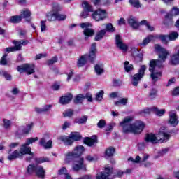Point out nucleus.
I'll use <instances>...</instances> for the list:
<instances>
[{
    "label": "nucleus",
    "mask_w": 179,
    "mask_h": 179,
    "mask_svg": "<svg viewBox=\"0 0 179 179\" xmlns=\"http://www.w3.org/2000/svg\"><path fill=\"white\" fill-rule=\"evenodd\" d=\"M155 50L159 52V59L157 60L152 59L150 62L149 71L151 73L150 76L154 82H157L162 78V71L160 68L163 67V62L167 59V56L170 53L166 48L160 46L159 44L155 45Z\"/></svg>",
    "instance_id": "obj_1"
},
{
    "label": "nucleus",
    "mask_w": 179,
    "mask_h": 179,
    "mask_svg": "<svg viewBox=\"0 0 179 179\" xmlns=\"http://www.w3.org/2000/svg\"><path fill=\"white\" fill-rule=\"evenodd\" d=\"M132 117H126L123 121L120 122V127L123 129L124 134L131 132V134H141L145 128L143 122L137 121L135 123L131 124Z\"/></svg>",
    "instance_id": "obj_2"
},
{
    "label": "nucleus",
    "mask_w": 179,
    "mask_h": 179,
    "mask_svg": "<svg viewBox=\"0 0 179 179\" xmlns=\"http://www.w3.org/2000/svg\"><path fill=\"white\" fill-rule=\"evenodd\" d=\"M170 139V134L167 131L166 128H161L159 132L155 135L153 134H148L145 137V141L150 143H162V142H167Z\"/></svg>",
    "instance_id": "obj_3"
},
{
    "label": "nucleus",
    "mask_w": 179,
    "mask_h": 179,
    "mask_svg": "<svg viewBox=\"0 0 179 179\" xmlns=\"http://www.w3.org/2000/svg\"><path fill=\"white\" fill-rule=\"evenodd\" d=\"M8 160H15V159H20V157H23L24 155H29V156H33V152H31V148L25 143L22 144L20 148V151L17 150H14L12 153L8 151Z\"/></svg>",
    "instance_id": "obj_4"
},
{
    "label": "nucleus",
    "mask_w": 179,
    "mask_h": 179,
    "mask_svg": "<svg viewBox=\"0 0 179 179\" xmlns=\"http://www.w3.org/2000/svg\"><path fill=\"white\" fill-rule=\"evenodd\" d=\"M96 54H97V49L96 48V43H92L89 55H84L80 57L77 62V65L80 68L86 64L87 59L93 62L96 59Z\"/></svg>",
    "instance_id": "obj_5"
},
{
    "label": "nucleus",
    "mask_w": 179,
    "mask_h": 179,
    "mask_svg": "<svg viewBox=\"0 0 179 179\" xmlns=\"http://www.w3.org/2000/svg\"><path fill=\"white\" fill-rule=\"evenodd\" d=\"M82 139V136L79 132H71L69 136H60L58 140L65 143V145H71L73 141H78Z\"/></svg>",
    "instance_id": "obj_6"
},
{
    "label": "nucleus",
    "mask_w": 179,
    "mask_h": 179,
    "mask_svg": "<svg viewBox=\"0 0 179 179\" xmlns=\"http://www.w3.org/2000/svg\"><path fill=\"white\" fill-rule=\"evenodd\" d=\"M83 152H85V147L83 145H78L74 148L73 152H69L66 154L65 163L68 164L71 162V159H73V157H79L83 155Z\"/></svg>",
    "instance_id": "obj_7"
},
{
    "label": "nucleus",
    "mask_w": 179,
    "mask_h": 179,
    "mask_svg": "<svg viewBox=\"0 0 179 179\" xmlns=\"http://www.w3.org/2000/svg\"><path fill=\"white\" fill-rule=\"evenodd\" d=\"M145 71H146V66L143 65L141 66L138 73L134 74L131 78V85L133 86H138V83L141 82V79L145 76Z\"/></svg>",
    "instance_id": "obj_8"
},
{
    "label": "nucleus",
    "mask_w": 179,
    "mask_h": 179,
    "mask_svg": "<svg viewBox=\"0 0 179 179\" xmlns=\"http://www.w3.org/2000/svg\"><path fill=\"white\" fill-rule=\"evenodd\" d=\"M35 69L36 66L34 64H24L17 67V71L20 72V73H23V72H25L27 75H31L34 73Z\"/></svg>",
    "instance_id": "obj_9"
},
{
    "label": "nucleus",
    "mask_w": 179,
    "mask_h": 179,
    "mask_svg": "<svg viewBox=\"0 0 179 179\" xmlns=\"http://www.w3.org/2000/svg\"><path fill=\"white\" fill-rule=\"evenodd\" d=\"M62 8L59 4L55 3L52 4V11L48 14V20L54 22L57 20V12H59Z\"/></svg>",
    "instance_id": "obj_10"
},
{
    "label": "nucleus",
    "mask_w": 179,
    "mask_h": 179,
    "mask_svg": "<svg viewBox=\"0 0 179 179\" xmlns=\"http://www.w3.org/2000/svg\"><path fill=\"white\" fill-rule=\"evenodd\" d=\"M80 27H81V29H85L83 31V34L85 40H87L89 37H92L94 34V30L89 28L92 27V24L90 22L81 23L80 24Z\"/></svg>",
    "instance_id": "obj_11"
},
{
    "label": "nucleus",
    "mask_w": 179,
    "mask_h": 179,
    "mask_svg": "<svg viewBox=\"0 0 179 179\" xmlns=\"http://www.w3.org/2000/svg\"><path fill=\"white\" fill-rule=\"evenodd\" d=\"M108 15L106 10L98 9L93 13L92 19L96 22H101V20H104V19H107Z\"/></svg>",
    "instance_id": "obj_12"
},
{
    "label": "nucleus",
    "mask_w": 179,
    "mask_h": 179,
    "mask_svg": "<svg viewBox=\"0 0 179 179\" xmlns=\"http://www.w3.org/2000/svg\"><path fill=\"white\" fill-rule=\"evenodd\" d=\"M13 43L15 46L6 48V52H15V51H20V50H22V45H27V44H29L27 41H13Z\"/></svg>",
    "instance_id": "obj_13"
},
{
    "label": "nucleus",
    "mask_w": 179,
    "mask_h": 179,
    "mask_svg": "<svg viewBox=\"0 0 179 179\" xmlns=\"http://www.w3.org/2000/svg\"><path fill=\"white\" fill-rule=\"evenodd\" d=\"M82 6L84 10L81 13L80 17L86 19L89 16V12H93V7L87 1L83 2Z\"/></svg>",
    "instance_id": "obj_14"
},
{
    "label": "nucleus",
    "mask_w": 179,
    "mask_h": 179,
    "mask_svg": "<svg viewBox=\"0 0 179 179\" xmlns=\"http://www.w3.org/2000/svg\"><path fill=\"white\" fill-rule=\"evenodd\" d=\"M115 43L117 48L122 51V52H127L128 51V45L122 41L121 36L116 35Z\"/></svg>",
    "instance_id": "obj_15"
},
{
    "label": "nucleus",
    "mask_w": 179,
    "mask_h": 179,
    "mask_svg": "<svg viewBox=\"0 0 179 179\" xmlns=\"http://www.w3.org/2000/svg\"><path fill=\"white\" fill-rule=\"evenodd\" d=\"M49 139H50V135L45 134L42 138H41L39 141L41 146H43L45 149H51L52 145V141ZM47 141H48L47 142Z\"/></svg>",
    "instance_id": "obj_16"
},
{
    "label": "nucleus",
    "mask_w": 179,
    "mask_h": 179,
    "mask_svg": "<svg viewBox=\"0 0 179 179\" xmlns=\"http://www.w3.org/2000/svg\"><path fill=\"white\" fill-rule=\"evenodd\" d=\"M169 122L172 127H177V125H178V117L177 116V112L174 110L169 112Z\"/></svg>",
    "instance_id": "obj_17"
},
{
    "label": "nucleus",
    "mask_w": 179,
    "mask_h": 179,
    "mask_svg": "<svg viewBox=\"0 0 179 179\" xmlns=\"http://www.w3.org/2000/svg\"><path fill=\"white\" fill-rule=\"evenodd\" d=\"M83 158H78L73 162L72 169L73 171H79L81 169H83Z\"/></svg>",
    "instance_id": "obj_18"
},
{
    "label": "nucleus",
    "mask_w": 179,
    "mask_h": 179,
    "mask_svg": "<svg viewBox=\"0 0 179 179\" xmlns=\"http://www.w3.org/2000/svg\"><path fill=\"white\" fill-rule=\"evenodd\" d=\"M33 122H31L27 125L24 128V127H20L17 131L18 135H27L31 131V128H33Z\"/></svg>",
    "instance_id": "obj_19"
},
{
    "label": "nucleus",
    "mask_w": 179,
    "mask_h": 179,
    "mask_svg": "<svg viewBox=\"0 0 179 179\" xmlns=\"http://www.w3.org/2000/svg\"><path fill=\"white\" fill-rule=\"evenodd\" d=\"M149 159V155L148 154H145L143 158H141L139 155H137L135 158H132V157H130L128 159V162H132V163H143L146 162Z\"/></svg>",
    "instance_id": "obj_20"
},
{
    "label": "nucleus",
    "mask_w": 179,
    "mask_h": 179,
    "mask_svg": "<svg viewBox=\"0 0 179 179\" xmlns=\"http://www.w3.org/2000/svg\"><path fill=\"white\" fill-rule=\"evenodd\" d=\"M72 99H73V95H72V94H69L67 95L60 97L59 103L63 105L68 104V103H71Z\"/></svg>",
    "instance_id": "obj_21"
},
{
    "label": "nucleus",
    "mask_w": 179,
    "mask_h": 179,
    "mask_svg": "<svg viewBox=\"0 0 179 179\" xmlns=\"http://www.w3.org/2000/svg\"><path fill=\"white\" fill-rule=\"evenodd\" d=\"M96 142H97V137L96 136H93L92 138L87 137L84 140V143L87 145V146H93Z\"/></svg>",
    "instance_id": "obj_22"
},
{
    "label": "nucleus",
    "mask_w": 179,
    "mask_h": 179,
    "mask_svg": "<svg viewBox=\"0 0 179 179\" xmlns=\"http://www.w3.org/2000/svg\"><path fill=\"white\" fill-rule=\"evenodd\" d=\"M152 113L157 115V117H163L166 114V109H159L157 107H152Z\"/></svg>",
    "instance_id": "obj_23"
},
{
    "label": "nucleus",
    "mask_w": 179,
    "mask_h": 179,
    "mask_svg": "<svg viewBox=\"0 0 179 179\" xmlns=\"http://www.w3.org/2000/svg\"><path fill=\"white\" fill-rule=\"evenodd\" d=\"M35 173L38 177L41 178H44V176H45V170L43 166H36Z\"/></svg>",
    "instance_id": "obj_24"
},
{
    "label": "nucleus",
    "mask_w": 179,
    "mask_h": 179,
    "mask_svg": "<svg viewBox=\"0 0 179 179\" xmlns=\"http://www.w3.org/2000/svg\"><path fill=\"white\" fill-rule=\"evenodd\" d=\"M52 107V105H45L43 108H36L35 111L38 113V114H41V113H47L51 110V108Z\"/></svg>",
    "instance_id": "obj_25"
},
{
    "label": "nucleus",
    "mask_w": 179,
    "mask_h": 179,
    "mask_svg": "<svg viewBox=\"0 0 179 179\" xmlns=\"http://www.w3.org/2000/svg\"><path fill=\"white\" fill-rule=\"evenodd\" d=\"M128 23L131 26V27H133L134 29H138L139 27V25L141 24V23H138V21H136V20H135V18L134 17H130L128 20Z\"/></svg>",
    "instance_id": "obj_26"
},
{
    "label": "nucleus",
    "mask_w": 179,
    "mask_h": 179,
    "mask_svg": "<svg viewBox=\"0 0 179 179\" xmlns=\"http://www.w3.org/2000/svg\"><path fill=\"white\" fill-rule=\"evenodd\" d=\"M171 64H172V65H177L179 64V50L178 54H173L171 57Z\"/></svg>",
    "instance_id": "obj_27"
},
{
    "label": "nucleus",
    "mask_w": 179,
    "mask_h": 179,
    "mask_svg": "<svg viewBox=\"0 0 179 179\" xmlns=\"http://www.w3.org/2000/svg\"><path fill=\"white\" fill-rule=\"evenodd\" d=\"M155 40H156V36L153 35H149L143 40L141 45H148L150 41H155Z\"/></svg>",
    "instance_id": "obj_28"
},
{
    "label": "nucleus",
    "mask_w": 179,
    "mask_h": 179,
    "mask_svg": "<svg viewBox=\"0 0 179 179\" xmlns=\"http://www.w3.org/2000/svg\"><path fill=\"white\" fill-rule=\"evenodd\" d=\"M114 153H115V148L109 147L105 151V156L106 157H111V156H114Z\"/></svg>",
    "instance_id": "obj_29"
},
{
    "label": "nucleus",
    "mask_w": 179,
    "mask_h": 179,
    "mask_svg": "<svg viewBox=\"0 0 179 179\" xmlns=\"http://www.w3.org/2000/svg\"><path fill=\"white\" fill-rule=\"evenodd\" d=\"M106 29H102L97 32L96 36H95V40L96 41H99V40H101L103 37L106 35Z\"/></svg>",
    "instance_id": "obj_30"
},
{
    "label": "nucleus",
    "mask_w": 179,
    "mask_h": 179,
    "mask_svg": "<svg viewBox=\"0 0 179 179\" xmlns=\"http://www.w3.org/2000/svg\"><path fill=\"white\" fill-rule=\"evenodd\" d=\"M31 16V12H30V10L24 9L21 12L20 17L23 19H26L27 17H30Z\"/></svg>",
    "instance_id": "obj_31"
},
{
    "label": "nucleus",
    "mask_w": 179,
    "mask_h": 179,
    "mask_svg": "<svg viewBox=\"0 0 179 179\" xmlns=\"http://www.w3.org/2000/svg\"><path fill=\"white\" fill-rule=\"evenodd\" d=\"M155 38H159L164 44H167L170 40H169V36L167 35H158L155 36Z\"/></svg>",
    "instance_id": "obj_32"
},
{
    "label": "nucleus",
    "mask_w": 179,
    "mask_h": 179,
    "mask_svg": "<svg viewBox=\"0 0 179 179\" xmlns=\"http://www.w3.org/2000/svg\"><path fill=\"white\" fill-rule=\"evenodd\" d=\"M9 22H10V23H20V22H22V17L20 15L12 16Z\"/></svg>",
    "instance_id": "obj_33"
},
{
    "label": "nucleus",
    "mask_w": 179,
    "mask_h": 179,
    "mask_svg": "<svg viewBox=\"0 0 179 179\" xmlns=\"http://www.w3.org/2000/svg\"><path fill=\"white\" fill-rule=\"evenodd\" d=\"M95 71L97 75H101L104 72V67L103 64H96L95 66Z\"/></svg>",
    "instance_id": "obj_34"
},
{
    "label": "nucleus",
    "mask_w": 179,
    "mask_h": 179,
    "mask_svg": "<svg viewBox=\"0 0 179 179\" xmlns=\"http://www.w3.org/2000/svg\"><path fill=\"white\" fill-rule=\"evenodd\" d=\"M127 103H128V99L127 98H123L117 101H115V106L120 107V106H126Z\"/></svg>",
    "instance_id": "obj_35"
},
{
    "label": "nucleus",
    "mask_w": 179,
    "mask_h": 179,
    "mask_svg": "<svg viewBox=\"0 0 179 179\" xmlns=\"http://www.w3.org/2000/svg\"><path fill=\"white\" fill-rule=\"evenodd\" d=\"M124 66L126 72H131L134 70V65L129 64L128 61L124 62Z\"/></svg>",
    "instance_id": "obj_36"
},
{
    "label": "nucleus",
    "mask_w": 179,
    "mask_h": 179,
    "mask_svg": "<svg viewBox=\"0 0 179 179\" xmlns=\"http://www.w3.org/2000/svg\"><path fill=\"white\" fill-rule=\"evenodd\" d=\"M129 3L133 8H136L137 9H139L141 8V3L139 2V0H129Z\"/></svg>",
    "instance_id": "obj_37"
},
{
    "label": "nucleus",
    "mask_w": 179,
    "mask_h": 179,
    "mask_svg": "<svg viewBox=\"0 0 179 179\" xmlns=\"http://www.w3.org/2000/svg\"><path fill=\"white\" fill-rule=\"evenodd\" d=\"M140 24H144L145 26H146L148 30H149L150 31H155V27L150 25V24H149L146 20L141 21L140 22Z\"/></svg>",
    "instance_id": "obj_38"
},
{
    "label": "nucleus",
    "mask_w": 179,
    "mask_h": 179,
    "mask_svg": "<svg viewBox=\"0 0 179 179\" xmlns=\"http://www.w3.org/2000/svg\"><path fill=\"white\" fill-rule=\"evenodd\" d=\"M83 100H85V96L80 94L76 96V98L74 99V103L76 104H78L79 103H82V101H83Z\"/></svg>",
    "instance_id": "obj_39"
},
{
    "label": "nucleus",
    "mask_w": 179,
    "mask_h": 179,
    "mask_svg": "<svg viewBox=\"0 0 179 179\" xmlns=\"http://www.w3.org/2000/svg\"><path fill=\"white\" fill-rule=\"evenodd\" d=\"M34 171L36 172V166H34V165L29 164L27 167V174H29V175L33 174Z\"/></svg>",
    "instance_id": "obj_40"
},
{
    "label": "nucleus",
    "mask_w": 179,
    "mask_h": 179,
    "mask_svg": "<svg viewBox=\"0 0 179 179\" xmlns=\"http://www.w3.org/2000/svg\"><path fill=\"white\" fill-rule=\"evenodd\" d=\"M169 41H174V40H177L178 38V33L177 32H172L169 34L168 36Z\"/></svg>",
    "instance_id": "obj_41"
},
{
    "label": "nucleus",
    "mask_w": 179,
    "mask_h": 179,
    "mask_svg": "<svg viewBox=\"0 0 179 179\" xmlns=\"http://www.w3.org/2000/svg\"><path fill=\"white\" fill-rule=\"evenodd\" d=\"M12 125V122L8 119H3V127L6 129H8V128H10V126Z\"/></svg>",
    "instance_id": "obj_42"
},
{
    "label": "nucleus",
    "mask_w": 179,
    "mask_h": 179,
    "mask_svg": "<svg viewBox=\"0 0 179 179\" xmlns=\"http://www.w3.org/2000/svg\"><path fill=\"white\" fill-rule=\"evenodd\" d=\"M87 121V117L83 116L80 118H77L75 120L76 124H85Z\"/></svg>",
    "instance_id": "obj_43"
},
{
    "label": "nucleus",
    "mask_w": 179,
    "mask_h": 179,
    "mask_svg": "<svg viewBox=\"0 0 179 179\" xmlns=\"http://www.w3.org/2000/svg\"><path fill=\"white\" fill-rule=\"evenodd\" d=\"M38 141V137H35V138H29L26 141V144L27 145H31L32 143H34V142H37Z\"/></svg>",
    "instance_id": "obj_44"
},
{
    "label": "nucleus",
    "mask_w": 179,
    "mask_h": 179,
    "mask_svg": "<svg viewBox=\"0 0 179 179\" xmlns=\"http://www.w3.org/2000/svg\"><path fill=\"white\" fill-rule=\"evenodd\" d=\"M65 19H66V15L59 14L58 11H56V20H65Z\"/></svg>",
    "instance_id": "obj_45"
},
{
    "label": "nucleus",
    "mask_w": 179,
    "mask_h": 179,
    "mask_svg": "<svg viewBox=\"0 0 179 179\" xmlns=\"http://www.w3.org/2000/svg\"><path fill=\"white\" fill-rule=\"evenodd\" d=\"M106 31H110V33H114V31H115V29L113 27V24L110 23L106 24Z\"/></svg>",
    "instance_id": "obj_46"
},
{
    "label": "nucleus",
    "mask_w": 179,
    "mask_h": 179,
    "mask_svg": "<svg viewBox=\"0 0 179 179\" xmlns=\"http://www.w3.org/2000/svg\"><path fill=\"white\" fill-rule=\"evenodd\" d=\"M104 94V91H100L96 96V100L97 101H101L103 100V96Z\"/></svg>",
    "instance_id": "obj_47"
},
{
    "label": "nucleus",
    "mask_w": 179,
    "mask_h": 179,
    "mask_svg": "<svg viewBox=\"0 0 179 179\" xmlns=\"http://www.w3.org/2000/svg\"><path fill=\"white\" fill-rule=\"evenodd\" d=\"M68 173V170H66V168L65 167H62L59 171H58V174L59 176H65Z\"/></svg>",
    "instance_id": "obj_48"
},
{
    "label": "nucleus",
    "mask_w": 179,
    "mask_h": 179,
    "mask_svg": "<svg viewBox=\"0 0 179 179\" xmlns=\"http://www.w3.org/2000/svg\"><path fill=\"white\" fill-rule=\"evenodd\" d=\"M1 73L4 76L6 80H10L12 79V76L8 73L6 71H1Z\"/></svg>",
    "instance_id": "obj_49"
},
{
    "label": "nucleus",
    "mask_w": 179,
    "mask_h": 179,
    "mask_svg": "<svg viewBox=\"0 0 179 179\" xmlns=\"http://www.w3.org/2000/svg\"><path fill=\"white\" fill-rule=\"evenodd\" d=\"M171 15H172V16H177V15H179V8L173 7L171 11Z\"/></svg>",
    "instance_id": "obj_50"
},
{
    "label": "nucleus",
    "mask_w": 179,
    "mask_h": 179,
    "mask_svg": "<svg viewBox=\"0 0 179 179\" xmlns=\"http://www.w3.org/2000/svg\"><path fill=\"white\" fill-rule=\"evenodd\" d=\"M58 61V58L57 57H55L47 62L48 65H52L53 64H55Z\"/></svg>",
    "instance_id": "obj_51"
},
{
    "label": "nucleus",
    "mask_w": 179,
    "mask_h": 179,
    "mask_svg": "<svg viewBox=\"0 0 179 179\" xmlns=\"http://www.w3.org/2000/svg\"><path fill=\"white\" fill-rule=\"evenodd\" d=\"M97 127L98 128H104L106 127V120H101L98 123H97Z\"/></svg>",
    "instance_id": "obj_52"
},
{
    "label": "nucleus",
    "mask_w": 179,
    "mask_h": 179,
    "mask_svg": "<svg viewBox=\"0 0 179 179\" xmlns=\"http://www.w3.org/2000/svg\"><path fill=\"white\" fill-rule=\"evenodd\" d=\"M7 55H4L0 61V65H7L8 62L6 61Z\"/></svg>",
    "instance_id": "obj_53"
},
{
    "label": "nucleus",
    "mask_w": 179,
    "mask_h": 179,
    "mask_svg": "<svg viewBox=\"0 0 179 179\" xmlns=\"http://www.w3.org/2000/svg\"><path fill=\"white\" fill-rule=\"evenodd\" d=\"M85 99H87V101L92 102L93 101V96L90 93H87L85 94Z\"/></svg>",
    "instance_id": "obj_54"
},
{
    "label": "nucleus",
    "mask_w": 179,
    "mask_h": 179,
    "mask_svg": "<svg viewBox=\"0 0 179 179\" xmlns=\"http://www.w3.org/2000/svg\"><path fill=\"white\" fill-rule=\"evenodd\" d=\"M46 29H47V25L45 24V21H41V31H45Z\"/></svg>",
    "instance_id": "obj_55"
},
{
    "label": "nucleus",
    "mask_w": 179,
    "mask_h": 179,
    "mask_svg": "<svg viewBox=\"0 0 179 179\" xmlns=\"http://www.w3.org/2000/svg\"><path fill=\"white\" fill-rule=\"evenodd\" d=\"M73 115V111L72 110H68L64 113V117H72Z\"/></svg>",
    "instance_id": "obj_56"
},
{
    "label": "nucleus",
    "mask_w": 179,
    "mask_h": 179,
    "mask_svg": "<svg viewBox=\"0 0 179 179\" xmlns=\"http://www.w3.org/2000/svg\"><path fill=\"white\" fill-rule=\"evenodd\" d=\"M169 152V148H164L161 151L159 152L158 155L159 156H164L166 153Z\"/></svg>",
    "instance_id": "obj_57"
},
{
    "label": "nucleus",
    "mask_w": 179,
    "mask_h": 179,
    "mask_svg": "<svg viewBox=\"0 0 179 179\" xmlns=\"http://www.w3.org/2000/svg\"><path fill=\"white\" fill-rule=\"evenodd\" d=\"M19 145H20V143L19 142L11 143L9 145V148H10V150H12V149H15V148H17V146H19Z\"/></svg>",
    "instance_id": "obj_58"
},
{
    "label": "nucleus",
    "mask_w": 179,
    "mask_h": 179,
    "mask_svg": "<svg viewBox=\"0 0 179 179\" xmlns=\"http://www.w3.org/2000/svg\"><path fill=\"white\" fill-rule=\"evenodd\" d=\"M142 113L144 114H150V113H153V108L144 109L143 110Z\"/></svg>",
    "instance_id": "obj_59"
},
{
    "label": "nucleus",
    "mask_w": 179,
    "mask_h": 179,
    "mask_svg": "<svg viewBox=\"0 0 179 179\" xmlns=\"http://www.w3.org/2000/svg\"><path fill=\"white\" fill-rule=\"evenodd\" d=\"M173 96H179V87L175 88L172 92Z\"/></svg>",
    "instance_id": "obj_60"
},
{
    "label": "nucleus",
    "mask_w": 179,
    "mask_h": 179,
    "mask_svg": "<svg viewBox=\"0 0 179 179\" xmlns=\"http://www.w3.org/2000/svg\"><path fill=\"white\" fill-rule=\"evenodd\" d=\"M85 159L87 160V162H94V160H96L92 155H87Z\"/></svg>",
    "instance_id": "obj_61"
},
{
    "label": "nucleus",
    "mask_w": 179,
    "mask_h": 179,
    "mask_svg": "<svg viewBox=\"0 0 179 179\" xmlns=\"http://www.w3.org/2000/svg\"><path fill=\"white\" fill-rule=\"evenodd\" d=\"M157 93V91H156V90H152L150 93V99H153L155 96H156Z\"/></svg>",
    "instance_id": "obj_62"
},
{
    "label": "nucleus",
    "mask_w": 179,
    "mask_h": 179,
    "mask_svg": "<svg viewBox=\"0 0 179 179\" xmlns=\"http://www.w3.org/2000/svg\"><path fill=\"white\" fill-rule=\"evenodd\" d=\"M50 162V159H48V158H40L39 161H38V163H45V162Z\"/></svg>",
    "instance_id": "obj_63"
},
{
    "label": "nucleus",
    "mask_w": 179,
    "mask_h": 179,
    "mask_svg": "<svg viewBox=\"0 0 179 179\" xmlns=\"http://www.w3.org/2000/svg\"><path fill=\"white\" fill-rule=\"evenodd\" d=\"M118 25L119 26H122V24H125V19L124 18H120L119 20H118Z\"/></svg>",
    "instance_id": "obj_64"
}]
</instances>
